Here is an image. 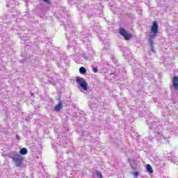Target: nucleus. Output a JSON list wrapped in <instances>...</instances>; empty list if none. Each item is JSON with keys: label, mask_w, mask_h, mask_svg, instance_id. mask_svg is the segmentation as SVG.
I'll use <instances>...</instances> for the list:
<instances>
[{"label": "nucleus", "mask_w": 178, "mask_h": 178, "mask_svg": "<svg viewBox=\"0 0 178 178\" xmlns=\"http://www.w3.org/2000/svg\"><path fill=\"white\" fill-rule=\"evenodd\" d=\"M9 158L10 159H13V163L15 164V165L17 168H20L22 165H23V156H22V154L16 152H11L9 154Z\"/></svg>", "instance_id": "1"}, {"label": "nucleus", "mask_w": 178, "mask_h": 178, "mask_svg": "<svg viewBox=\"0 0 178 178\" xmlns=\"http://www.w3.org/2000/svg\"><path fill=\"white\" fill-rule=\"evenodd\" d=\"M76 83H77L79 87L82 88L83 90H81L82 92H83L84 91H88V84L86 81V79L80 76H76Z\"/></svg>", "instance_id": "2"}, {"label": "nucleus", "mask_w": 178, "mask_h": 178, "mask_svg": "<svg viewBox=\"0 0 178 178\" xmlns=\"http://www.w3.org/2000/svg\"><path fill=\"white\" fill-rule=\"evenodd\" d=\"M158 34V22H154L151 28V31L149 37L151 38H155Z\"/></svg>", "instance_id": "3"}, {"label": "nucleus", "mask_w": 178, "mask_h": 178, "mask_svg": "<svg viewBox=\"0 0 178 178\" xmlns=\"http://www.w3.org/2000/svg\"><path fill=\"white\" fill-rule=\"evenodd\" d=\"M120 34L124 37L126 41H129V40L131 39V35L129 34L123 28L120 29Z\"/></svg>", "instance_id": "4"}, {"label": "nucleus", "mask_w": 178, "mask_h": 178, "mask_svg": "<svg viewBox=\"0 0 178 178\" xmlns=\"http://www.w3.org/2000/svg\"><path fill=\"white\" fill-rule=\"evenodd\" d=\"M172 88L178 91V77L174 76L172 79Z\"/></svg>", "instance_id": "5"}, {"label": "nucleus", "mask_w": 178, "mask_h": 178, "mask_svg": "<svg viewBox=\"0 0 178 178\" xmlns=\"http://www.w3.org/2000/svg\"><path fill=\"white\" fill-rule=\"evenodd\" d=\"M155 135L159 141H162V140L166 139V137L163 136L161 132H156Z\"/></svg>", "instance_id": "6"}, {"label": "nucleus", "mask_w": 178, "mask_h": 178, "mask_svg": "<svg viewBox=\"0 0 178 178\" xmlns=\"http://www.w3.org/2000/svg\"><path fill=\"white\" fill-rule=\"evenodd\" d=\"M63 106H62V103H59L57 106H55L54 110L56 112H59L60 109H62Z\"/></svg>", "instance_id": "7"}, {"label": "nucleus", "mask_w": 178, "mask_h": 178, "mask_svg": "<svg viewBox=\"0 0 178 178\" xmlns=\"http://www.w3.org/2000/svg\"><path fill=\"white\" fill-rule=\"evenodd\" d=\"M28 153H29V151L25 147H23L19 151V154L21 155H26V154Z\"/></svg>", "instance_id": "8"}, {"label": "nucleus", "mask_w": 178, "mask_h": 178, "mask_svg": "<svg viewBox=\"0 0 178 178\" xmlns=\"http://www.w3.org/2000/svg\"><path fill=\"white\" fill-rule=\"evenodd\" d=\"M79 73L81 74H86V73H87V70L84 67H81L79 68Z\"/></svg>", "instance_id": "9"}, {"label": "nucleus", "mask_w": 178, "mask_h": 178, "mask_svg": "<svg viewBox=\"0 0 178 178\" xmlns=\"http://www.w3.org/2000/svg\"><path fill=\"white\" fill-rule=\"evenodd\" d=\"M146 169L149 173H154V170H152V167H151V165L147 164L146 165Z\"/></svg>", "instance_id": "10"}, {"label": "nucleus", "mask_w": 178, "mask_h": 178, "mask_svg": "<svg viewBox=\"0 0 178 178\" xmlns=\"http://www.w3.org/2000/svg\"><path fill=\"white\" fill-rule=\"evenodd\" d=\"M56 163H57V168L60 170H62V165H63V162L59 163V161H57Z\"/></svg>", "instance_id": "11"}, {"label": "nucleus", "mask_w": 178, "mask_h": 178, "mask_svg": "<svg viewBox=\"0 0 178 178\" xmlns=\"http://www.w3.org/2000/svg\"><path fill=\"white\" fill-rule=\"evenodd\" d=\"M149 129H156V122H153L152 123V125L149 126Z\"/></svg>", "instance_id": "12"}, {"label": "nucleus", "mask_w": 178, "mask_h": 178, "mask_svg": "<svg viewBox=\"0 0 178 178\" xmlns=\"http://www.w3.org/2000/svg\"><path fill=\"white\" fill-rule=\"evenodd\" d=\"M154 38H151V37L149 38V43L150 47H152L154 45V40H154Z\"/></svg>", "instance_id": "13"}, {"label": "nucleus", "mask_w": 178, "mask_h": 178, "mask_svg": "<svg viewBox=\"0 0 178 178\" xmlns=\"http://www.w3.org/2000/svg\"><path fill=\"white\" fill-rule=\"evenodd\" d=\"M97 175L98 176V177L102 178V173H101V171H97Z\"/></svg>", "instance_id": "14"}, {"label": "nucleus", "mask_w": 178, "mask_h": 178, "mask_svg": "<svg viewBox=\"0 0 178 178\" xmlns=\"http://www.w3.org/2000/svg\"><path fill=\"white\" fill-rule=\"evenodd\" d=\"M93 72H94V73H98V68L93 67Z\"/></svg>", "instance_id": "15"}, {"label": "nucleus", "mask_w": 178, "mask_h": 178, "mask_svg": "<svg viewBox=\"0 0 178 178\" xmlns=\"http://www.w3.org/2000/svg\"><path fill=\"white\" fill-rule=\"evenodd\" d=\"M134 176L135 177H138V172H135L134 173Z\"/></svg>", "instance_id": "16"}, {"label": "nucleus", "mask_w": 178, "mask_h": 178, "mask_svg": "<svg viewBox=\"0 0 178 178\" xmlns=\"http://www.w3.org/2000/svg\"><path fill=\"white\" fill-rule=\"evenodd\" d=\"M151 47V49L152 51V52H155V50H154V46H150Z\"/></svg>", "instance_id": "17"}, {"label": "nucleus", "mask_w": 178, "mask_h": 178, "mask_svg": "<svg viewBox=\"0 0 178 178\" xmlns=\"http://www.w3.org/2000/svg\"><path fill=\"white\" fill-rule=\"evenodd\" d=\"M16 138L17 140H20V136H19V135H16Z\"/></svg>", "instance_id": "18"}, {"label": "nucleus", "mask_w": 178, "mask_h": 178, "mask_svg": "<svg viewBox=\"0 0 178 178\" xmlns=\"http://www.w3.org/2000/svg\"><path fill=\"white\" fill-rule=\"evenodd\" d=\"M43 1L44 2H47V3L49 2V0H43Z\"/></svg>", "instance_id": "19"}, {"label": "nucleus", "mask_w": 178, "mask_h": 178, "mask_svg": "<svg viewBox=\"0 0 178 178\" xmlns=\"http://www.w3.org/2000/svg\"><path fill=\"white\" fill-rule=\"evenodd\" d=\"M124 56H127V54H126L125 52H124Z\"/></svg>", "instance_id": "20"}, {"label": "nucleus", "mask_w": 178, "mask_h": 178, "mask_svg": "<svg viewBox=\"0 0 178 178\" xmlns=\"http://www.w3.org/2000/svg\"><path fill=\"white\" fill-rule=\"evenodd\" d=\"M33 95H34L32 93V94H31V97H33Z\"/></svg>", "instance_id": "21"}]
</instances>
